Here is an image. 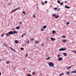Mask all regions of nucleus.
I'll use <instances>...</instances> for the list:
<instances>
[{
    "label": "nucleus",
    "instance_id": "nucleus-15",
    "mask_svg": "<svg viewBox=\"0 0 76 76\" xmlns=\"http://www.w3.org/2000/svg\"><path fill=\"white\" fill-rule=\"evenodd\" d=\"M18 8H17L15 9L14 10H13L12 11V12H15V11H16V10H17V9H18Z\"/></svg>",
    "mask_w": 76,
    "mask_h": 76
},
{
    "label": "nucleus",
    "instance_id": "nucleus-29",
    "mask_svg": "<svg viewBox=\"0 0 76 76\" xmlns=\"http://www.w3.org/2000/svg\"><path fill=\"white\" fill-rule=\"evenodd\" d=\"M42 5H44V2H42Z\"/></svg>",
    "mask_w": 76,
    "mask_h": 76
},
{
    "label": "nucleus",
    "instance_id": "nucleus-4",
    "mask_svg": "<svg viewBox=\"0 0 76 76\" xmlns=\"http://www.w3.org/2000/svg\"><path fill=\"white\" fill-rule=\"evenodd\" d=\"M51 39V41H54L56 40V39L55 38H53V37H51L50 38Z\"/></svg>",
    "mask_w": 76,
    "mask_h": 76
},
{
    "label": "nucleus",
    "instance_id": "nucleus-48",
    "mask_svg": "<svg viewBox=\"0 0 76 76\" xmlns=\"http://www.w3.org/2000/svg\"><path fill=\"white\" fill-rule=\"evenodd\" d=\"M58 57H60V55H58Z\"/></svg>",
    "mask_w": 76,
    "mask_h": 76
},
{
    "label": "nucleus",
    "instance_id": "nucleus-31",
    "mask_svg": "<svg viewBox=\"0 0 76 76\" xmlns=\"http://www.w3.org/2000/svg\"><path fill=\"white\" fill-rule=\"evenodd\" d=\"M41 31H44V29L41 28Z\"/></svg>",
    "mask_w": 76,
    "mask_h": 76
},
{
    "label": "nucleus",
    "instance_id": "nucleus-37",
    "mask_svg": "<svg viewBox=\"0 0 76 76\" xmlns=\"http://www.w3.org/2000/svg\"><path fill=\"white\" fill-rule=\"evenodd\" d=\"M27 44H29V40L27 42Z\"/></svg>",
    "mask_w": 76,
    "mask_h": 76
},
{
    "label": "nucleus",
    "instance_id": "nucleus-25",
    "mask_svg": "<svg viewBox=\"0 0 76 76\" xmlns=\"http://www.w3.org/2000/svg\"><path fill=\"white\" fill-rule=\"evenodd\" d=\"M61 6H62L63 4V3L62 2H61L60 4Z\"/></svg>",
    "mask_w": 76,
    "mask_h": 76
},
{
    "label": "nucleus",
    "instance_id": "nucleus-54",
    "mask_svg": "<svg viewBox=\"0 0 76 76\" xmlns=\"http://www.w3.org/2000/svg\"><path fill=\"white\" fill-rule=\"evenodd\" d=\"M75 53H76V51H75Z\"/></svg>",
    "mask_w": 76,
    "mask_h": 76
},
{
    "label": "nucleus",
    "instance_id": "nucleus-43",
    "mask_svg": "<svg viewBox=\"0 0 76 76\" xmlns=\"http://www.w3.org/2000/svg\"><path fill=\"white\" fill-rule=\"evenodd\" d=\"M13 13L12 11H11V12H10V14H11V13Z\"/></svg>",
    "mask_w": 76,
    "mask_h": 76
},
{
    "label": "nucleus",
    "instance_id": "nucleus-19",
    "mask_svg": "<svg viewBox=\"0 0 76 76\" xmlns=\"http://www.w3.org/2000/svg\"><path fill=\"white\" fill-rule=\"evenodd\" d=\"M57 3H58L59 4H60V1L59 0L57 1Z\"/></svg>",
    "mask_w": 76,
    "mask_h": 76
},
{
    "label": "nucleus",
    "instance_id": "nucleus-13",
    "mask_svg": "<svg viewBox=\"0 0 76 76\" xmlns=\"http://www.w3.org/2000/svg\"><path fill=\"white\" fill-rule=\"evenodd\" d=\"M62 41H63V42H66V39L62 40Z\"/></svg>",
    "mask_w": 76,
    "mask_h": 76
},
{
    "label": "nucleus",
    "instance_id": "nucleus-14",
    "mask_svg": "<svg viewBox=\"0 0 76 76\" xmlns=\"http://www.w3.org/2000/svg\"><path fill=\"white\" fill-rule=\"evenodd\" d=\"M63 54L64 56H67V53H63Z\"/></svg>",
    "mask_w": 76,
    "mask_h": 76
},
{
    "label": "nucleus",
    "instance_id": "nucleus-32",
    "mask_svg": "<svg viewBox=\"0 0 76 76\" xmlns=\"http://www.w3.org/2000/svg\"><path fill=\"white\" fill-rule=\"evenodd\" d=\"M6 63L7 64H9V63H10V61L7 62Z\"/></svg>",
    "mask_w": 76,
    "mask_h": 76
},
{
    "label": "nucleus",
    "instance_id": "nucleus-3",
    "mask_svg": "<svg viewBox=\"0 0 76 76\" xmlns=\"http://www.w3.org/2000/svg\"><path fill=\"white\" fill-rule=\"evenodd\" d=\"M66 50V48H61L59 49V51H64V50Z\"/></svg>",
    "mask_w": 76,
    "mask_h": 76
},
{
    "label": "nucleus",
    "instance_id": "nucleus-5",
    "mask_svg": "<svg viewBox=\"0 0 76 76\" xmlns=\"http://www.w3.org/2000/svg\"><path fill=\"white\" fill-rule=\"evenodd\" d=\"M14 42L16 44H18V43H19V41L18 40H15Z\"/></svg>",
    "mask_w": 76,
    "mask_h": 76
},
{
    "label": "nucleus",
    "instance_id": "nucleus-27",
    "mask_svg": "<svg viewBox=\"0 0 76 76\" xmlns=\"http://www.w3.org/2000/svg\"><path fill=\"white\" fill-rule=\"evenodd\" d=\"M69 23H70V22H67L66 23V25H69Z\"/></svg>",
    "mask_w": 76,
    "mask_h": 76
},
{
    "label": "nucleus",
    "instance_id": "nucleus-51",
    "mask_svg": "<svg viewBox=\"0 0 76 76\" xmlns=\"http://www.w3.org/2000/svg\"><path fill=\"white\" fill-rule=\"evenodd\" d=\"M8 4H11V3H9Z\"/></svg>",
    "mask_w": 76,
    "mask_h": 76
},
{
    "label": "nucleus",
    "instance_id": "nucleus-52",
    "mask_svg": "<svg viewBox=\"0 0 76 76\" xmlns=\"http://www.w3.org/2000/svg\"><path fill=\"white\" fill-rule=\"evenodd\" d=\"M65 3H67V1H65Z\"/></svg>",
    "mask_w": 76,
    "mask_h": 76
},
{
    "label": "nucleus",
    "instance_id": "nucleus-45",
    "mask_svg": "<svg viewBox=\"0 0 76 76\" xmlns=\"http://www.w3.org/2000/svg\"><path fill=\"white\" fill-rule=\"evenodd\" d=\"M59 10H60L58 9L57 10V12H59Z\"/></svg>",
    "mask_w": 76,
    "mask_h": 76
},
{
    "label": "nucleus",
    "instance_id": "nucleus-21",
    "mask_svg": "<svg viewBox=\"0 0 76 76\" xmlns=\"http://www.w3.org/2000/svg\"><path fill=\"white\" fill-rule=\"evenodd\" d=\"M64 75V73L61 74L59 75L60 76H62V75Z\"/></svg>",
    "mask_w": 76,
    "mask_h": 76
},
{
    "label": "nucleus",
    "instance_id": "nucleus-30",
    "mask_svg": "<svg viewBox=\"0 0 76 76\" xmlns=\"http://www.w3.org/2000/svg\"><path fill=\"white\" fill-rule=\"evenodd\" d=\"M41 46L42 47H44V44H41Z\"/></svg>",
    "mask_w": 76,
    "mask_h": 76
},
{
    "label": "nucleus",
    "instance_id": "nucleus-12",
    "mask_svg": "<svg viewBox=\"0 0 76 76\" xmlns=\"http://www.w3.org/2000/svg\"><path fill=\"white\" fill-rule=\"evenodd\" d=\"M56 32V31L53 30V31L52 34H55Z\"/></svg>",
    "mask_w": 76,
    "mask_h": 76
},
{
    "label": "nucleus",
    "instance_id": "nucleus-53",
    "mask_svg": "<svg viewBox=\"0 0 76 76\" xmlns=\"http://www.w3.org/2000/svg\"><path fill=\"white\" fill-rule=\"evenodd\" d=\"M1 75V72H0V75Z\"/></svg>",
    "mask_w": 76,
    "mask_h": 76
},
{
    "label": "nucleus",
    "instance_id": "nucleus-34",
    "mask_svg": "<svg viewBox=\"0 0 76 76\" xmlns=\"http://www.w3.org/2000/svg\"><path fill=\"white\" fill-rule=\"evenodd\" d=\"M45 4H47V1H45Z\"/></svg>",
    "mask_w": 76,
    "mask_h": 76
},
{
    "label": "nucleus",
    "instance_id": "nucleus-11",
    "mask_svg": "<svg viewBox=\"0 0 76 76\" xmlns=\"http://www.w3.org/2000/svg\"><path fill=\"white\" fill-rule=\"evenodd\" d=\"M47 28V26H43V29H45V28Z\"/></svg>",
    "mask_w": 76,
    "mask_h": 76
},
{
    "label": "nucleus",
    "instance_id": "nucleus-18",
    "mask_svg": "<svg viewBox=\"0 0 76 76\" xmlns=\"http://www.w3.org/2000/svg\"><path fill=\"white\" fill-rule=\"evenodd\" d=\"M66 75H70V72H67L66 73Z\"/></svg>",
    "mask_w": 76,
    "mask_h": 76
},
{
    "label": "nucleus",
    "instance_id": "nucleus-28",
    "mask_svg": "<svg viewBox=\"0 0 76 76\" xmlns=\"http://www.w3.org/2000/svg\"><path fill=\"white\" fill-rule=\"evenodd\" d=\"M54 10H57V8L55 7L54 8Z\"/></svg>",
    "mask_w": 76,
    "mask_h": 76
},
{
    "label": "nucleus",
    "instance_id": "nucleus-6",
    "mask_svg": "<svg viewBox=\"0 0 76 76\" xmlns=\"http://www.w3.org/2000/svg\"><path fill=\"white\" fill-rule=\"evenodd\" d=\"M65 7L67 9H70V7H69L67 5H65Z\"/></svg>",
    "mask_w": 76,
    "mask_h": 76
},
{
    "label": "nucleus",
    "instance_id": "nucleus-56",
    "mask_svg": "<svg viewBox=\"0 0 76 76\" xmlns=\"http://www.w3.org/2000/svg\"><path fill=\"white\" fill-rule=\"evenodd\" d=\"M23 70H25V69H23Z\"/></svg>",
    "mask_w": 76,
    "mask_h": 76
},
{
    "label": "nucleus",
    "instance_id": "nucleus-17",
    "mask_svg": "<svg viewBox=\"0 0 76 76\" xmlns=\"http://www.w3.org/2000/svg\"><path fill=\"white\" fill-rule=\"evenodd\" d=\"M20 28V27L19 26H18L16 28V29H19Z\"/></svg>",
    "mask_w": 76,
    "mask_h": 76
},
{
    "label": "nucleus",
    "instance_id": "nucleus-38",
    "mask_svg": "<svg viewBox=\"0 0 76 76\" xmlns=\"http://www.w3.org/2000/svg\"><path fill=\"white\" fill-rule=\"evenodd\" d=\"M67 69H70V68L69 67V66L67 67L66 68Z\"/></svg>",
    "mask_w": 76,
    "mask_h": 76
},
{
    "label": "nucleus",
    "instance_id": "nucleus-16",
    "mask_svg": "<svg viewBox=\"0 0 76 76\" xmlns=\"http://www.w3.org/2000/svg\"><path fill=\"white\" fill-rule=\"evenodd\" d=\"M59 17V16L58 15H57L56 16L55 18H58Z\"/></svg>",
    "mask_w": 76,
    "mask_h": 76
},
{
    "label": "nucleus",
    "instance_id": "nucleus-22",
    "mask_svg": "<svg viewBox=\"0 0 76 76\" xmlns=\"http://www.w3.org/2000/svg\"><path fill=\"white\" fill-rule=\"evenodd\" d=\"M27 76H32L31 74H28L27 75Z\"/></svg>",
    "mask_w": 76,
    "mask_h": 76
},
{
    "label": "nucleus",
    "instance_id": "nucleus-26",
    "mask_svg": "<svg viewBox=\"0 0 76 76\" xmlns=\"http://www.w3.org/2000/svg\"><path fill=\"white\" fill-rule=\"evenodd\" d=\"M3 46H4L5 47H7V45H6V44H3Z\"/></svg>",
    "mask_w": 76,
    "mask_h": 76
},
{
    "label": "nucleus",
    "instance_id": "nucleus-46",
    "mask_svg": "<svg viewBox=\"0 0 76 76\" xmlns=\"http://www.w3.org/2000/svg\"><path fill=\"white\" fill-rule=\"evenodd\" d=\"M23 36H24L23 35H22V36H21L22 38L23 37Z\"/></svg>",
    "mask_w": 76,
    "mask_h": 76
},
{
    "label": "nucleus",
    "instance_id": "nucleus-2",
    "mask_svg": "<svg viewBox=\"0 0 76 76\" xmlns=\"http://www.w3.org/2000/svg\"><path fill=\"white\" fill-rule=\"evenodd\" d=\"M49 66H50V67H54V64L52 62H48V63Z\"/></svg>",
    "mask_w": 76,
    "mask_h": 76
},
{
    "label": "nucleus",
    "instance_id": "nucleus-33",
    "mask_svg": "<svg viewBox=\"0 0 76 76\" xmlns=\"http://www.w3.org/2000/svg\"><path fill=\"white\" fill-rule=\"evenodd\" d=\"M33 17L34 18H36V16H35V15H33Z\"/></svg>",
    "mask_w": 76,
    "mask_h": 76
},
{
    "label": "nucleus",
    "instance_id": "nucleus-39",
    "mask_svg": "<svg viewBox=\"0 0 76 76\" xmlns=\"http://www.w3.org/2000/svg\"><path fill=\"white\" fill-rule=\"evenodd\" d=\"M25 56L26 57H27L28 56V54H26L25 55Z\"/></svg>",
    "mask_w": 76,
    "mask_h": 76
},
{
    "label": "nucleus",
    "instance_id": "nucleus-20",
    "mask_svg": "<svg viewBox=\"0 0 76 76\" xmlns=\"http://www.w3.org/2000/svg\"><path fill=\"white\" fill-rule=\"evenodd\" d=\"M50 57H48V58H47V60H49V59H50Z\"/></svg>",
    "mask_w": 76,
    "mask_h": 76
},
{
    "label": "nucleus",
    "instance_id": "nucleus-9",
    "mask_svg": "<svg viewBox=\"0 0 76 76\" xmlns=\"http://www.w3.org/2000/svg\"><path fill=\"white\" fill-rule=\"evenodd\" d=\"M72 73H76V71H74L71 72Z\"/></svg>",
    "mask_w": 76,
    "mask_h": 76
},
{
    "label": "nucleus",
    "instance_id": "nucleus-36",
    "mask_svg": "<svg viewBox=\"0 0 76 76\" xmlns=\"http://www.w3.org/2000/svg\"><path fill=\"white\" fill-rule=\"evenodd\" d=\"M20 49H21V50H23V48H21Z\"/></svg>",
    "mask_w": 76,
    "mask_h": 76
},
{
    "label": "nucleus",
    "instance_id": "nucleus-1",
    "mask_svg": "<svg viewBox=\"0 0 76 76\" xmlns=\"http://www.w3.org/2000/svg\"><path fill=\"white\" fill-rule=\"evenodd\" d=\"M18 32L16 31H10L6 34V36H10V35H14L15 34H17Z\"/></svg>",
    "mask_w": 76,
    "mask_h": 76
},
{
    "label": "nucleus",
    "instance_id": "nucleus-7",
    "mask_svg": "<svg viewBox=\"0 0 76 76\" xmlns=\"http://www.w3.org/2000/svg\"><path fill=\"white\" fill-rule=\"evenodd\" d=\"M35 43L36 44H38V43H39V42H38V41L35 40Z\"/></svg>",
    "mask_w": 76,
    "mask_h": 76
},
{
    "label": "nucleus",
    "instance_id": "nucleus-35",
    "mask_svg": "<svg viewBox=\"0 0 76 76\" xmlns=\"http://www.w3.org/2000/svg\"><path fill=\"white\" fill-rule=\"evenodd\" d=\"M1 37H4V34H2L1 36Z\"/></svg>",
    "mask_w": 76,
    "mask_h": 76
},
{
    "label": "nucleus",
    "instance_id": "nucleus-8",
    "mask_svg": "<svg viewBox=\"0 0 76 76\" xmlns=\"http://www.w3.org/2000/svg\"><path fill=\"white\" fill-rule=\"evenodd\" d=\"M58 59L59 61H61V60H63L62 58H58Z\"/></svg>",
    "mask_w": 76,
    "mask_h": 76
},
{
    "label": "nucleus",
    "instance_id": "nucleus-49",
    "mask_svg": "<svg viewBox=\"0 0 76 76\" xmlns=\"http://www.w3.org/2000/svg\"><path fill=\"white\" fill-rule=\"evenodd\" d=\"M35 72H34L33 73V75H35Z\"/></svg>",
    "mask_w": 76,
    "mask_h": 76
},
{
    "label": "nucleus",
    "instance_id": "nucleus-57",
    "mask_svg": "<svg viewBox=\"0 0 76 76\" xmlns=\"http://www.w3.org/2000/svg\"><path fill=\"white\" fill-rule=\"evenodd\" d=\"M29 72H31V71H30Z\"/></svg>",
    "mask_w": 76,
    "mask_h": 76
},
{
    "label": "nucleus",
    "instance_id": "nucleus-42",
    "mask_svg": "<svg viewBox=\"0 0 76 76\" xmlns=\"http://www.w3.org/2000/svg\"><path fill=\"white\" fill-rule=\"evenodd\" d=\"M63 38H66V36H63Z\"/></svg>",
    "mask_w": 76,
    "mask_h": 76
},
{
    "label": "nucleus",
    "instance_id": "nucleus-44",
    "mask_svg": "<svg viewBox=\"0 0 76 76\" xmlns=\"http://www.w3.org/2000/svg\"><path fill=\"white\" fill-rule=\"evenodd\" d=\"M75 51H74V50L72 51V52H73V53H75Z\"/></svg>",
    "mask_w": 76,
    "mask_h": 76
},
{
    "label": "nucleus",
    "instance_id": "nucleus-55",
    "mask_svg": "<svg viewBox=\"0 0 76 76\" xmlns=\"http://www.w3.org/2000/svg\"><path fill=\"white\" fill-rule=\"evenodd\" d=\"M14 30H15V29H13V31H14Z\"/></svg>",
    "mask_w": 76,
    "mask_h": 76
},
{
    "label": "nucleus",
    "instance_id": "nucleus-41",
    "mask_svg": "<svg viewBox=\"0 0 76 76\" xmlns=\"http://www.w3.org/2000/svg\"><path fill=\"white\" fill-rule=\"evenodd\" d=\"M26 33H24L23 34L24 35H26Z\"/></svg>",
    "mask_w": 76,
    "mask_h": 76
},
{
    "label": "nucleus",
    "instance_id": "nucleus-47",
    "mask_svg": "<svg viewBox=\"0 0 76 76\" xmlns=\"http://www.w3.org/2000/svg\"><path fill=\"white\" fill-rule=\"evenodd\" d=\"M72 67V66H69V69H70V68H71V67Z\"/></svg>",
    "mask_w": 76,
    "mask_h": 76
},
{
    "label": "nucleus",
    "instance_id": "nucleus-10",
    "mask_svg": "<svg viewBox=\"0 0 76 76\" xmlns=\"http://www.w3.org/2000/svg\"><path fill=\"white\" fill-rule=\"evenodd\" d=\"M10 49H11L13 51H14V52H16V51H15V50L14 49H12V48L11 47H10Z\"/></svg>",
    "mask_w": 76,
    "mask_h": 76
},
{
    "label": "nucleus",
    "instance_id": "nucleus-24",
    "mask_svg": "<svg viewBox=\"0 0 76 76\" xmlns=\"http://www.w3.org/2000/svg\"><path fill=\"white\" fill-rule=\"evenodd\" d=\"M31 41H33V40H34V39L32 38L31 39H30Z\"/></svg>",
    "mask_w": 76,
    "mask_h": 76
},
{
    "label": "nucleus",
    "instance_id": "nucleus-50",
    "mask_svg": "<svg viewBox=\"0 0 76 76\" xmlns=\"http://www.w3.org/2000/svg\"><path fill=\"white\" fill-rule=\"evenodd\" d=\"M19 23H20V24H22V23L21 22H20Z\"/></svg>",
    "mask_w": 76,
    "mask_h": 76
},
{
    "label": "nucleus",
    "instance_id": "nucleus-23",
    "mask_svg": "<svg viewBox=\"0 0 76 76\" xmlns=\"http://www.w3.org/2000/svg\"><path fill=\"white\" fill-rule=\"evenodd\" d=\"M56 14H54L53 15V17H56Z\"/></svg>",
    "mask_w": 76,
    "mask_h": 76
},
{
    "label": "nucleus",
    "instance_id": "nucleus-40",
    "mask_svg": "<svg viewBox=\"0 0 76 76\" xmlns=\"http://www.w3.org/2000/svg\"><path fill=\"white\" fill-rule=\"evenodd\" d=\"M22 13H23V14H25V12H23Z\"/></svg>",
    "mask_w": 76,
    "mask_h": 76
}]
</instances>
